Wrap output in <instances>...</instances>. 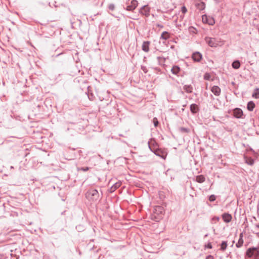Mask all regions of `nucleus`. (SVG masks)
Returning a JSON list of instances; mask_svg holds the SVG:
<instances>
[{
  "label": "nucleus",
  "mask_w": 259,
  "mask_h": 259,
  "mask_svg": "<svg viewBox=\"0 0 259 259\" xmlns=\"http://www.w3.org/2000/svg\"><path fill=\"white\" fill-rule=\"evenodd\" d=\"M252 97L254 98L258 99L259 98V89H256L252 94Z\"/></svg>",
  "instance_id": "obj_21"
},
{
  "label": "nucleus",
  "mask_w": 259,
  "mask_h": 259,
  "mask_svg": "<svg viewBox=\"0 0 259 259\" xmlns=\"http://www.w3.org/2000/svg\"><path fill=\"white\" fill-rule=\"evenodd\" d=\"M110 10H113V5H110L109 7Z\"/></svg>",
  "instance_id": "obj_34"
},
{
  "label": "nucleus",
  "mask_w": 259,
  "mask_h": 259,
  "mask_svg": "<svg viewBox=\"0 0 259 259\" xmlns=\"http://www.w3.org/2000/svg\"><path fill=\"white\" fill-rule=\"evenodd\" d=\"M184 89L187 93H191L192 91V88L190 86H185Z\"/></svg>",
  "instance_id": "obj_22"
},
{
  "label": "nucleus",
  "mask_w": 259,
  "mask_h": 259,
  "mask_svg": "<svg viewBox=\"0 0 259 259\" xmlns=\"http://www.w3.org/2000/svg\"><path fill=\"white\" fill-rule=\"evenodd\" d=\"M243 233H240V235H239V240L236 244V245L237 247H240L243 245Z\"/></svg>",
  "instance_id": "obj_12"
},
{
  "label": "nucleus",
  "mask_w": 259,
  "mask_h": 259,
  "mask_svg": "<svg viewBox=\"0 0 259 259\" xmlns=\"http://www.w3.org/2000/svg\"><path fill=\"white\" fill-rule=\"evenodd\" d=\"M155 154L157 155H160V151H156Z\"/></svg>",
  "instance_id": "obj_36"
},
{
  "label": "nucleus",
  "mask_w": 259,
  "mask_h": 259,
  "mask_svg": "<svg viewBox=\"0 0 259 259\" xmlns=\"http://www.w3.org/2000/svg\"><path fill=\"white\" fill-rule=\"evenodd\" d=\"M196 7L200 10H203L205 9V5L203 2H200L196 4Z\"/></svg>",
  "instance_id": "obj_16"
},
{
  "label": "nucleus",
  "mask_w": 259,
  "mask_h": 259,
  "mask_svg": "<svg viewBox=\"0 0 259 259\" xmlns=\"http://www.w3.org/2000/svg\"><path fill=\"white\" fill-rule=\"evenodd\" d=\"M210 201H213L215 200V196L214 195H211L209 198Z\"/></svg>",
  "instance_id": "obj_25"
},
{
  "label": "nucleus",
  "mask_w": 259,
  "mask_h": 259,
  "mask_svg": "<svg viewBox=\"0 0 259 259\" xmlns=\"http://www.w3.org/2000/svg\"><path fill=\"white\" fill-rule=\"evenodd\" d=\"M240 66V63L238 61H235L232 63V67L234 69H238Z\"/></svg>",
  "instance_id": "obj_19"
},
{
  "label": "nucleus",
  "mask_w": 259,
  "mask_h": 259,
  "mask_svg": "<svg viewBox=\"0 0 259 259\" xmlns=\"http://www.w3.org/2000/svg\"><path fill=\"white\" fill-rule=\"evenodd\" d=\"M138 5V2L136 0H132L131 4L127 6V10L128 11H132L134 10Z\"/></svg>",
  "instance_id": "obj_6"
},
{
  "label": "nucleus",
  "mask_w": 259,
  "mask_h": 259,
  "mask_svg": "<svg viewBox=\"0 0 259 259\" xmlns=\"http://www.w3.org/2000/svg\"><path fill=\"white\" fill-rule=\"evenodd\" d=\"M245 162L250 165H252L254 164V160L251 157H245Z\"/></svg>",
  "instance_id": "obj_15"
},
{
  "label": "nucleus",
  "mask_w": 259,
  "mask_h": 259,
  "mask_svg": "<svg viewBox=\"0 0 259 259\" xmlns=\"http://www.w3.org/2000/svg\"><path fill=\"white\" fill-rule=\"evenodd\" d=\"M202 21L203 23L213 25L215 23L214 19L211 17H208L205 15L202 16Z\"/></svg>",
  "instance_id": "obj_4"
},
{
  "label": "nucleus",
  "mask_w": 259,
  "mask_h": 259,
  "mask_svg": "<svg viewBox=\"0 0 259 259\" xmlns=\"http://www.w3.org/2000/svg\"><path fill=\"white\" fill-rule=\"evenodd\" d=\"M171 72L173 74H177L179 71H180V68L179 67L177 66H174L172 68H171Z\"/></svg>",
  "instance_id": "obj_17"
},
{
  "label": "nucleus",
  "mask_w": 259,
  "mask_h": 259,
  "mask_svg": "<svg viewBox=\"0 0 259 259\" xmlns=\"http://www.w3.org/2000/svg\"><path fill=\"white\" fill-rule=\"evenodd\" d=\"M227 246V243L225 241H223L221 244V249L224 250Z\"/></svg>",
  "instance_id": "obj_23"
},
{
  "label": "nucleus",
  "mask_w": 259,
  "mask_h": 259,
  "mask_svg": "<svg viewBox=\"0 0 259 259\" xmlns=\"http://www.w3.org/2000/svg\"><path fill=\"white\" fill-rule=\"evenodd\" d=\"M222 218L225 222L229 223L231 221L232 218L230 214L225 213L222 215Z\"/></svg>",
  "instance_id": "obj_7"
},
{
  "label": "nucleus",
  "mask_w": 259,
  "mask_h": 259,
  "mask_svg": "<svg viewBox=\"0 0 259 259\" xmlns=\"http://www.w3.org/2000/svg\"><path fill=\"white\" fill-rule=\"evenodd\" d=\"M205 181V178L202 176L200 175L196 177V181L198 183H202Z\"/></svg>",
  "instance_id": "obj_20"
},
{
  "label": "nucleus",
  "mask_w": 259,
  "mask_h": 259,
  "mask_svg": "<svg viewBox=\"0 0 259 259\" xmlns=\"http://www.w3.org/2000/svg\"><path fill=\"white\" fill-rule=\"evenodd\" d=\"M192 58L195 61H199L202 58V55L200 53L196 52L193 54Z\"/></svg>",
  "instance_id": "obj_10"
},
{
  "label": "nucleus",
  "mask_w": 259,
  "mask_h": 259,
  "mask_svg": "<svg viewBox=\"0 0 259 259\" xmlns=\"http://www.w3.org/2000/svg\"><path fill=\"white\" fill-rule=\"evenodd\" d=\"M149 45L150 42L149 41H144L142 44V50L146 52H148L149 50Z\"/></svg>",
  "instance_id": "obj_11"
},
{
  "label": "nucleus",
  "mask_w": 259,
  "mask_h": 259,
  "mask_svg": "<svg viewBox=\"0 0 259 259\" xmlns=\"http://www.w3.org/2000/svg\"><path fill=\"white\" fill-rule=\"evenodd\" d=\"M166 154H163L162 155H161V156L163 158V159H165V157H166Z\"/></svg>",
  "instance_id": "obj_37"
},
{
  "label": "nucleus",
  "mask_w": 259,
  "mask_h": 259,
  "mask_svg": "<svg viewBox=\"0 0 259 259\" xmlns=\"http://www.w3.org/2000/svg\"><path fill=\"white\" fill-rule=\"evenodd\" d=\"M206 259H214L213 256L212 255H208L206 257Z\"/></svg>",
  "instance_id": "obj_32"
},
{
  "label": "nucleus",
  "mask_w": 259,
  "mask_h": 259,
  "mask_svg": "<svg viewBox=\"0 0 259 259\" xmlns=\"http://www.w3.org/2000/svg\"><path fill=\"white\" fill-rule=\"evenodd\" d=\"M207 247L208 248H212V246L211 245L210 243H208L207 245Z\"/></svg>",
  "instance_id": "obj_35"
},
{
  "label": "nucleus",
  "mask_w": 259,
  "mask_h": 259,
  "mask_svg": "<svg viewBox=\"0 0 259 259\" xmlns=\"http://www.w3.org/2000/svg\"><path fill=\"white\" fill-rule=\"evenodd\" d=\"M205 41L211 47H217L220 46L219 42L215 38L211 37H206Z\"/></svg>",
  "instance_id": "obj_3"
},
{
  "label": "nucleus",
  "mask_w": 259,
  "mask_h": 259,
  "mask_svg": "<svg viewBox=\"0 0 259 259\" xmlns=\"http://www.w3.org/2000/svg\"><path fill=\"white\" fill-rule=\"evenodd\" d=\"M153 122H154V124L155 126H157L158 124V121L156 118H153Z\"/></svg>",
  "instance_id": "obj_27"
},
{
  "label": "nucleus",
  "mask_w": 259,
  "mask_h": 259,
  "mask_svg": "<svg viewBox=\"0 0 259 259\" xmlns=\"http://www.w3.org/2000/svg\"><path fill=\"white\" fill-rule=\"evenodd\" d=\"M89 169V167H80L78 168V170H82L83 171H88Z\"/></svg>",
  "instance_id": "obj_24"
},
{
  "label": "nucleus",
  "mask_w": 259,
  "mask_h": 259,
  "mask_svg": "<svg viewBox=\"0 0 259 259\" xmlns=\"http://www.w3.org/2000/svg\"><path fill=\"white\" fill-rule=\"evenodd\" d=\"M169 37V34L166 32L164 31L162 32L161 35V38L166 40Z\"/></svg>",
  "instance_id": "obj_18"
},
{
  "label": "nucleus",
  "mask_w": 259,
  "mask_h": 259,
  "mask_svg": "<svg viewBox=\"0 0 259 259\" xmlns=\"http://www.w3.org/2000/svg\"><path fill=\"white\" fill-rule=\"evenodd\" d=\"M86 198L92 201H97L100 200V195L96 189H91L85 194Z\"/></svg>",
  "instance_id": "obj_1"
},
{
  "label": "nucleus",
  "mask_w": 259,
  "mask_h": 259,
  "mask_svg": "<svg viewBox=\"0 0 259 259\" xmlns=\"http://www.w3.org/2000/svg\"><path fill=\"white\" fill-rule=\"evenodd\" d=\"M211 91L216 96H219L221 93V89L218 86H213Z\"/></svg>",
  "instance_id": "obj_9"
},
{
  "label": "nucleus",
  "mask_w": 259,
  "mask_h": 259,
  "mask_svg": "<svg viewBox=\"0 0 259 259\" xmlns=\"http://www.w3.org/2000/svg\"><path fill=\"white\" fill-rule=\"evenodd\" d=\"M187 11V8L185 7V6H183L182 8V12L183 14H185Z\"/></svg>",
  "instance_id": "obj_29"
},
{
  "label": "nucleus",
  "mask_w": 259,
  "mask_h": 259,
  "mask_svg": "<svg viewBox=\"0 0 259 259\" xmlns=\"http://www.w3.org/2000/svg\"><path fill=\"white\" fill-rule=\"evenodd\" d=\"M255 107V104L252 101H250L247 104V109L249 111H252Z\"/></svg>",
  "instance_id": "obj_14"
},
{
  "label": "nucleus",
  "mask_w": 259,
  "mask_h": 259,
  "mask_svg": "<svg viewBox=\"0 0 259 259\" xmlns=\"http://www.w3.org/2000/svg\"><path fill=\"white\" fill-rule=\"evenodd\" d=\"M88 97L91 101H93L95 99V97L92 94H88Z\"/></svg>",
  "instance_id": "obj_26"
},
{
  "label": "nucleus",
  "mask_w": 259,
  "mask_h": 259,
  "mask_svg": "<svg viewBox=\"0 0 259 259\" xmlns=\"http://www.w3.org/2000/svg\"><path fill=\"white\" fill-rule=\"evenodd\" d=\"M246 255L247 257L258 259L259 258V250L255 247L249 248L246 251Z\"/></svg>",
  "instance_id": "obj_2"
},
{
  "label": "nucleus",
  "mask_w": 259,
  "mask_h": 259,
  "mask_svg": "<svg viewBox=\"0 0 259 259\" xmlns=\"http://www.w3.org/2000/svg\"><path fill=\"white\" fill-rule=\"evenodd\" d=\"M233 114L236 118H240L243 114V112L240 109L236 108L234 110Z\"/></svg>",
  "instance_id": "obj_8"
},
{
  "label": "nucleus",
  "mask_w": 259,
  "mask_h": 259,
  "mask_svg": "<svg viewBox=\"0 0 259 259\" xmlns=\"http://www.w3.org/2000/svg\"><path fill=\"white\" fill-rule=\"evenodd\" d=\"M155 209V210H161L162 209V208L160 206H157Z\"/></svg>",
  "instance_id": "obj_33"
},
{
  "label": "nucleus",
  "mask_w": 259,
  "mask_h": 259,
  "mask_svg": "<svg viewBox=\"0 0 259 259\" xmlns=\"http://www.w3.org/2000/svg\"><path fill=\"white\" fill-rule=\"evenodd\" d=\"M140 12L142 15L148 17L150 14V8L147 6H145L141 9Z\"/></svg>",
  "instance_id": "obj_5"
},
{
  "label": "nucleus",
  "mask_w": 259,
  "mask_h": 259,
  "mask_svg": "<svg viewBox=\"0 0 259 259\" xmlns=\"http://www.w3.org/2000/svg\"><path fill=\"white\" fill-rule=\"evenodd\" d=\"M121 185L120 182H117L114 184V189L118 188Z\"/></svg>",
  "instance_id": "obj_30"
},
{
  "label": "nucleus",
  "mask_w": 259,
  "mask_h": 259,
  "mask_svg": "<svg viewBox=\"0 0 259 259\" xmlns=\"http://www.w3.org/2000/svg\"><path fill=\"white\" fill-rule=\"evenodd\" d=\"M190 110L193 113H195L198 111V107L196 104H193L190 106Z\"/></svg>",
  "instance_id": "obj_13"
},
{
  "label": "nucleus",
  "mask_w": 259,
  "mask_h": 259,
  "mask_svg": "<svg viewBox=\"0 0 259 259\" xmlns=\"http://www.w3.org/2000/svg\"><path fill=\"white\" fill-rule=\"evenodd\" d=\"M181 131L182 132H186V133H188L189 132V131L186 129V128H182L181 129Z\"/></svg>",
  "instance_id": "obj_31"
},
{
  "label": "nucleus",
  "mask_w": 259,
  "mask_h": 259,
  "mask_svg": "<svg viewBox=\"0 0 259 259\" xmlns=\"http://www.w3.org/2000/svg\"><path fill=\"white\" fill-rule=\"evenodd\" d=\"M213 219L217 220V221H219V218L217 217V218H213Z\"/></svg>",
  "instance_id": "obj_38"
},
{
  "label": "nucleus",
  "mask_w": 259,
  "mask_h": 259,
  "mask_svg": "<svg viewBox=\"0 0 259 259\" xmlns=\"http://www.w3.org/2000/svg\"><path fill=\"white\" fill-rule=\"evenodd\" d=\"M210 76L209 74L208 73H205L204 76V78L205 79H206V80H208L209 79Z\"/></svg>",
  "instance_id": "obj_28"
}]
</instances>
